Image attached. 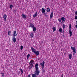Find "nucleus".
<instances>
[{
    "label": "nucleus",
    "instance_id": "nucleus-23",
    "mask_svg": "<svg viewBox=\"0 0 77 77\" xmlns=\"http://www.w3.org/2000/svg\"><path fill=\"white\" fill-rule=\"evenodd\" d=\"M50 8H47L46 10L47 12H50Z\"/></svg>",
    "mask_w": 77,
    "mask_h": 77
},
{
    "label": "nucleus",
    "instance_id": "nucleus-3",
    "mask_svg": "<svg viewBox=\"0 0 77 77\" xmlns=\"http://www.w3.org/2000/svg\"><path fill=\"white\" fill-rule=\"evenodd\" d=\"M40 72V71H39L38 69H35V70L34 72L35 74L37 75H39V74Z\"/></svg>",
    "mask_w": 77,
    "mask_h": 77
},
{
    "label": "nucleus",
    "instance_id": "nucleus-5",
    "mask_svg": "<svg viewBox=\"0 0 77 77\" xmlns=\"http://www.w3.org/2000/svg\"><path fill=\"white\" fill-rule=\"evenodd\" d=\"M45 63V62L44 61H43V62L41 63L40 64L41 66H42V68H44V64Z\"/></svg>",
    "mask_w": 77,
    "mask_h": 77
},
{
    "label": "nucleus",
    "instance_id": "nucleus-7",
    "mask_svg": "<svg viewBox=\"0 0 77 77\" xmlns=\"http://www.w3.org/2000/svg\"><path fill=\"white\" fill-rule=\"evenodd\" d=\"M16 32H17V31H14L13 33V36L14 37H15V36H16L18 35L17 33L16 34Z\"/></svg>",
    "mask_w": 77,
    "mask_h": 77
},
{
    "label": "nucleus",
    "instance_id": "nucleus-34",
    "mask_svg": "<svg viewBox=\"0 0 77 77\" xmlns=\"http://www.w3.org/2000/svg\"><path fill=\"white\" fill-rule=\"evenodd\" d=\"M75 20H77V18H76V17H75Z\"/></svg>",
    "mask_w": 77,
    "mask_h": 77
},
{
    "label": "nucleus",
    "instance_id": "nucleus-29",
    "mask_svg": "<svg viewBox=\"0 0 77 77\" xmlns=\"http://www.w3.org/2000/svg\"><path fill=\"white\" fill-rule=\"evenodd\" d=\"M10 34H11V32L9 31L8 32V35H10Z\"/></svg>",
    "mask_w": 77,
    "mask_h": 77
},
{
    "label": "nucleus",
    "instance_id": "nucleus-36",
    "mask_svg": "<svg viewBox=\"0 0 77 77\" xmlns=\"http://www.w3.org/2000/svg\"><path fill=\"white\" fill-rule=\"evenodd\" d=\"M75 54V53L74 52L73 55H74V54Z\"/></svg>",
    "mask_w": 77,
    "mask_h": 77
},
{
    "label": "nucleus",
    "instance_id": "nucleus-14",
    "mask_svg": "<svg viewBox=\"0 0 77 77\" xmlns=\"http://www.w3.org/2000/svg\"><path fill=\"white\" fill-rule=\"evenodd\" d=\"M45 11L46 10L44 9L43 8L42 9V11L43 14H44L45 12Z\"/></svg>",
    "mask_w": 77,
    "mask_h": 77
},
{
    "label": "nucleus",
    "instance_id": "nucleus-11",
    "mask_svg": "<svg viewBox=\"0 0 77 77\" xmlns=\"http://www.w3.org/2000/svg\"><path fill=\"white\" fill-rule=\"evenodd\" d=\"M53 17V12H51L50 15V19H51Z\"/></svg>",
    "mask_w": 77,
    "mask_h": 77
},
{
    "label": "nucleus",
    "instance_id": "nucleus-27",
    "mask_svg": "<svg viewBox=\"0 0 77 77\" xmlns=\"http://www.w3.org/2000/svg\"><path fill=\"white\" fill-rule=\"evenodd\" d=\"M12 8H13V5H11L10 6V9H12Z\"/></svg>",
    "mask_w": 77,
    "mask_h": 77
},
{
    "label": "nucleus",
    "instance_id": "nucleus-4",
    "mask_svg": "<svg viewBox=\"0 0 77 77\" xmlns=\"http://www.w3.org/2000/svg\"><path fill=\"white\" fill-rule=\"evenodd\" d=\"M71 49H72V50L73 52H74V53H76V49H75V48L74 47H73L72 46H71Z\"/></svg>",
    "mask_w": 77,
    "mask_h": 77
},
{
    "label": "nucleus",
    "instance_id": "nucleus-10",
    "mask_svg": "<svg viewBox=\"0 0 77 77\" xmlns=\"http://www.w3.org/2000/svg\"><path fill=\"white\" fill-rule=\"evenodd\" d=\"M38 16V12L36 11L35 12V14L33 15V18H35L36 17H37Z\"/></svg>",
    "mask_w": 77,
    "mask_h": 77
},
{
    "label": "nucleus",
    "instance_id": "nucleus-31",
    "mask_svg": "<svg viewBox=\"0 0 77 77\" xmlns=\"http://www.w3.org/2000/svg\"><path fill=\"white\" fill-rule=\"evenodd\" d=\"M58 21H59V22H60V23H61V20H60V19H58Z\"/></svg>",
    "mask_w": 77,
    "mask_h": 77
},
{
    "label": "nucleus",
    "instance_id": "nucleus-12",
    "mask_svg": "<svg viewBox=\"0 0 77 77\" xmlns=\"http://www.w3.org/2000/svg\"><path fill=\"white\" fill-rule=\"evenodd\" d=\"M61 20L62 21L63 23L65 21V17H63L61 18Z\"/></svg>",
    "mask_w": 77,
    "mask_h": 77
},
{
    "label": "nucleus",
    "instance_id": "nucleus-38",
    "mask_svg": "<svg viewBox=\"0 0 77 77\" xmlns=\"http://www.w3.org/2000/svg\"><path fill=\"white\" fill-rule=\"evenodd\" d=\"M63 77V76H62V77Z\"/></svg>",
    "mask_w": 77,
    "mask_h": 77
},
{
    "label": "nucleus",
    "instance_id": "nucleus-6",
    "mask_svg": "<svg viewBox=\"0 0 77 77\" xmlns=\"http://www.w3.org/2000/svg\"><path fill=\"white\" fill-rule=\"evenodd\" d=\"M38 66H39L38 64L37 63H36L35 66V69H39Z\"/></svg>",
    "mask_w": 77,
    "mask_h": 77
},
{
    "label": "nucleus",
    "instance_id": "nucleus-9",
    "mask_svg": "<svg viewBox=\"0 0 77 77\" xmlns=\"http://www.w3.org/2000/svg\"><path fill=\"white\" fill-rule=\"evenodd\" d=\"M22 17L23 18H24V19H26V16L24 14H22L21 15Z\"/></svg>",
    "mask_w": 77,
    "mask_h": 77
},
{
    "label": "nucleus",
    "instance_id": "nucleus-13",
    "mask_svg": "<svg viewBox=\"0 0 77 77\" xmlns=\"http://www.w3.org/2000/svg\"><path fill=\"white\" fill-rule=\"evenodd\" d=\"M12 41L13 42L15 43L16 42V38L15 37H14L12 38Z\"/></svg>",
    "mask_w": 77,
    "mask_h": 77
},
{
    "label": "nucleus",
    "instance_id": "nucleus-37",
    "mask_svg": "<svg viewBox=\"0 0 77 77\" xmlns=\"http://www.w3.org/2000/svg\"><path fill=\"white\" fill-rule=\"evenodd\" d=\"M19 72L20 73V72Z\"/></svg>",
    "mask_w": 77,
    "mask_h": 77
},
{
    "label": "nucleus",
    "instance_id": "nucleus-32",
    "mask_svg": "<svg viewBox=\"0 0 77 77\" xmlns=\"http://www.w3.org/2000/svg\"><path fill=\"white\" fill-rule=\"evenodd\" d=\"M1 73V74H2V76L4 77L5 75H4V73Z\"/></svg>",
    "mask_w": 77,
    "mask_h": 77
},
{
    "label": "nucleus",
    "instance_id": "nucleus-28",
    "mask_svg": "<svg viewBox=\"0 0 77 77\" xmlns=\"http://www.w3.org/2000/svg\"><path fill=\"white\" fill-rule=\"evenodd\" d=\"M71 25H69V30H71Z\"/></svg>",
    "mask_w": 77,
    "mask_h": 77
},
{
    "label": "nucleus",
    "instance_id": "nucleus-16",
    "mask_svg": "<svg viewBox=\"0 0 77 77\" xmlns=\"http://www.w3.org/2000/svg\"><path fill=\"white\" fill-rule=\"evenodd\" d=\"M33 27H34V25L32 23H30L29 27H32L33 28Z\"/></svg>",
    "mask_w": 77,
    "mask_h": 77
},
{
    "label": "nucleus",
    "instance_id": "nucleus-19",
    "mask_svg": "<svg viewBox=\"0 0 77 77\" xmlns=\"http://www.w3.org/2000/svg\"><path fill=\"white\" fill-rule=\"evenodd\" d=\"M32 28H33V32H35V31L36 30V27L34 26V27H33Z\"/></svg>",
    "mask_w": 77,
    "mask_h": 77
},
{
    "label": "nucleus",
    "instance_id": "nucleus-24",
    "mask_svg": "<svg viewBox=\"0 0 77 77\" xmlns=\"http://www.w3.org/2000/svg\"><path fill=\"white\" fill-rule=\"evenodd\" d=\"M19 70L20 71H21V74H23V69H21V68H20L19 69Z\"/></svg>",
    "mask_w": 77,
    "mask_h": 77
},
{
    "label": "nucleus",
    "instance_id": "nucleus-18",
    "mask_svg": "<svg viewBox=\"0 0 77 77\" xmlns=\"http://www.w3.org/2000/svg\"><path fill=\"white\" fill-rule=\"evenodd\" d=\"M69 34H70V36H71L72 35V32L71 31V30H69Z\"/></svg>",
    "mask_w": 77,
    "mask_h": 77
},
{
    "label": "nucleus",
    "instance_id": "nucleus-17",
    "mask_svg": "<svg viewBox=\"0 0 77 77\" xmlns=\"http://www.w3.org/2000/svg\"><path fill=\"white\" fill-rule=\"evenodd\" d=\"M63 30H64V29L65 28V27H66V25L64 24H63Z\"/></svg>",
    "mask_w": 77,
    "mask_h": 77
},
{
    "label": "nucleus",
    "instance_id": "nucleus-25",
    "mask_svg": "<svg viewBox=\"0 0 77 77\" xmlns=\"http://www.w3.org/2000/svg\"><path fill=\"white\" fill-rule=\"evenodd\" d=\"M53 32H55L56 31V27H54L52 28Z\"/></svg>",
    "mask_w": 77,
    "mask_h": 77
},
{
    "label": "nucleus",
    "instance_id": "nucleus-15",
    "mask_svg": "<svg viewBox=\"0 0 77 77\" xmlns=\"http://www.w3.org/2000/svg\"><path fill=\"white\" fill-rule=\"evenodd\" d=\"M30 36L32 38L33 37V36H34L33 32H32L31 34H30Z\"/></svg>",
    "mask_w": 77,
    "mask_h": 77
},
{
    "label": "nucleus",
    "instance_id": "nucleus-33",
    "mask_svg": "<svg viewBox=\"0 0 77 77\" xmlns=\"http://www.w3.org/2000/svg\"><path fill=\"white\" fill-rule=\"evenodd\" d=\"M75 26L76 28V29H77V23H76V25H75Z\"/></svg>",
    "mask_w": 77,
    "mask_h": 77
},
{
    "label": "nucleus",
    "instance_id": "nucleus-30",
    "mask_svg": "<svg viewBox=\"0 0 77 77\" xmlns=\"http://www.w3.org/2000/svg\"><path fill=\"white\" fill-rule=\"evenodd\" d=\"M23 46H20V49H21V50H23Z\"/></svg>",
    "mask_w": 77,
    "mask_h": 77
},
{
    "label": "nucleus",
    "instance_id": "nucleus-22",
    "mask_svg": "<svg viewBox=\"0 0 77 77\" xmlns=\"http://www.w3.org/2000/svg\"><path fill=\"white\" fill-rule=\"evenodd\" d=\"M32 77H36L37 76H36V74H32Z\"/></svg>",
    "mask_w": 77,
    "mask_h": 77
},
{
    "label": "nucleus",
    "instance_id": "nucleus-1",
    "mask_svg": "<svg viewBox=\"0 0 77 77\" xmlns=\"http://www.w3.org/2000/svg\"><path fill=\"white\" fill-rule=\"evenodd\" d=\"M31 49L32 50V52L33 53H34L36 55H37V56H38L39 54V52L38 51L36 50L35 48H33V47H31Z\"/></svg>",
    "mask_w": 77,
    "mask_h": 77
},
{
    "label": "nucleus",
    "instance_id": "nucleus-8",
    "mask_svg": "<svg viewBox=\"0 0 77 77\" xmlns=\"http://www.w3.org/2000/svg\"><path fill=\"white\" fill-rule=\"evenodd\" d=\"M6 18H7V16L6 14H5L3 16V18L5 21H6Z\"/></svg>",
    "mask_w": 77,
    "mask_h": 77
},
{
    "label": "nucleus",
    "instance_id": "nucleus-2",
    "mask_svg": "<svg viewBox=\"0 0 77 77\" xmlns=\"http://www.w3.org/2000/svg\"><path fill=\"white\" fill-rule=\"evenodd\" d=\"M33 64H34V61L33 60H31L29 62V65H30V69H31L32 67H33Z\"/></svg>",
    "mask_w": 77,
    "mask_h": 77
},
{
    "label": "nucleus",
    "instance_id": "nucleus-20",
    "mask_svg": "<svg viewBox=\"0 0 77 77\" xmlns=\"http://www.w3.org/2000/svg\"><path fill=\"white\" fill-rule=\"evenodd\" d=\"M69 59H71L72 58V54H69Z\"/></svg>",
    "mask_w": 77,
    "mask_h": 77
},
{
    "label": "nucleus",
    "instance_id": "nucleus-21",
    "mask_svg": "<svg viewBox=\"0 0 77 77\" xmlns=\"http://www.w3.org/2000/svg\"><path fill=\"white\" fill-rule=\"evenodd\" d=\"M30 55L29 54H28L27 55V59L28 60L29 59V57H30Z\"/></svg>",
    "mask_w": 77,
    "mask_h": 77
},
{
    "label": "nucleus",
    "instance_id": "nucleus-26",
    "mask_svg": "<svg viewBox=\"0 0 77 77\" xmlns=\"http://www.w3.org/2000/svg\"><path fill=\"white\" fill-rule=\"evenodd\" d=\"M62 28H60L59 29V31L61 33V32H62Z\"/></svg>",
    "mask_w": 77,
    "mask_h": 77
},
{
    "label": "nucleus",
    "instance_id": "nucleus-35",
    "mask_svg": "<svg viewBox=\"0 0 77 77\" xmlns=\"http://www.w3.org/2000/svg\"><path fill=\"white\" fill-rule=\"evenodd\" d=\"M28 77H30L31 76H30V74H29V75H28Z\"/></svg>",
    "mask_w": 77,
    "mask_h": 77
}]
</instances>
